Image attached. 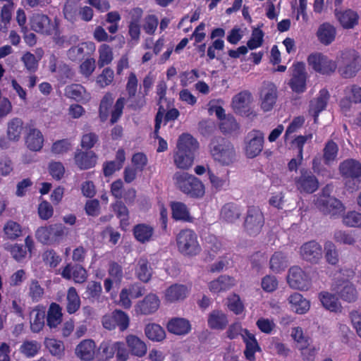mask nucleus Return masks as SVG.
<instances>
[{
    "label": "nucleus",
    "mask_w": 361,
    "mask_h": 361,
    "mask_svg": "<svg viewBox=\"0 0 361 361\" xmlns=\"http://www.w3.org/2000/svg\"><path fill=\"white\" fill-rule=\"evenodd\" d=\"M173 179L176 187L185 194L196 197L204 194L203 183L192 175L186 172H176Z\"/></svg>",
    "instance_id": "obj_1"
},
{
    "label": "nucleus",
    "mask_w": 361,
    "mask_h": 361,
    "mask_svg": "<svg viewBox=\"0 0 361 361\" xmlns=\"http://www.w3.org/2000/svg\"><path fill=\"white\" fill-rule=\"evenodd\" d=\"M176 247L185 256L193 257L201 251L197 234L191 229H183L176 236Z\"/></svg>",
    "instance_id": "obj_2"
},
{
    "label": "nucleus",
    "mask_w": 361,
    "mask_h": 361,
    "mask_svg": "<svg viewBox=\"0 0 361 361\" xmlns=\"http://www.w3.org/2000/svg\"><path fill=\"white\" fill-rule=\"evenodd\" d=\"M210 150L214 159L222 165H229L235 159L233 146L223 139L212 142Z\"/></svg>",
    "instance_id": "obj_3"
},
{
    "label": "nucleus",
    "mask_w": 361,
    "mask_h": 361,
    "mask_svg": "<svg viewBox=\"0 0 361 361\" xmlns=\"http://www.w3.org/2000/svg\"><path fill=\"white\" fill-rule=\"evenodd\" d=\"M65 235V226L59 224L39 227L35 233L37 239L47 245L59 243Z\"/></svg>",
    "instance_id": "obj_4"
},
{
    "label": "nucleus",
    "mask_w": 361,
    "mask_h": 361,
    "mask_svg": "<svg viewBox=\"0 0 361 361\" xmlns=\"http://www.w3.org/2000/svg\"><path fill=\"white\" fill-rule=\"evenodd\" d=\"M308 65L316 72L322 74H329L336 71V61L329 59L320 52H314L307 57Z\"/></svg>",
    "instance_id": "obj_5"
},
{
    "label": "nucleus",
    "mask_w": 361,
    "mask_h": 361,
    "mask_svg": "<svg viewBox=\"0 0 361 361\" xmlns=\"http://www.w3.org/2000/svg\"><path fill=\"white\" fill-rule=\"evenodd\" d=\"M331 190L330 186H326L323 190L322 194L317 197L316 204L324 213L336 215L342 212L344 207L338 200L329 195Z\"/></svg>",
    "instance_id": "obj_6"
},
{
    "label": "nucleus",
    "mask_w": 361,
    "mask_h": 361,
    "mask_svg": "<svg viewBox=\"0 0 361 361\" xmlns=\"http://www.w3.org/2000/svg\"><path fill=\"white\" fill-rule=\"evenodd\" d=\"M30 25L32 30L45 35H51L56 32L59 23L56 19L53 21L46 15L34 13L30 18Z\"/></svg>",
    "instance_id": "obj_7"
},
{
    "label": "nucleus",
    "mask_w": 361,
    "mask_h": 361,
    "mask_svg": "<svg viewBox=\"0 0 361 361\" xmlns=\"http://www.w3.org/2000/svg\"><path fill=\"white\" fill-rule=\"evenodd\" d=\"M287 281L290 288L302 291L308 290L312 286L310 276L297 266L289 269Z\"/></svg>",
    "instance_id": "obj_8"
},
{
    "label": "nucleus",
    "mask_w": 361,
    "mask_h": 361,
    "mask_svg": "<svg viewBox=\"0 0 361 361\" xmlns=\"http://www.w3.org/2000/svg\"><path fill=\"white\" fill-rule=\"evenodd\" d=\"M341 59L345 61L346 66L341 67L339 71L344 78H351L361 68V57L354 51H342Z\"/></svg>",
    "instance_id": "obj_9"
},
{
    "label": "nucleus",
    "mask_w": 361,
    "mask_h": 361,
    "mask_svg": "<svg viewBox=\"0 0 361 361\" xmlns=\"http://www.w3.org/2000/svg\"><path fill=\"white\" fill-rule=\"evenodd\" d=\"M264 143V134L259 130L250 131L245 141L244 151L247 157L254 158L262 152Z\"/></svg>",
    "instance_id": "obj_10"
},
{
    "label": "nucleus",
    "mask_w": 361,
    "mask_h": 361,
    "mask_svg": "<svg viewBox=\"0 0 361 361\" xmlns=\"http://www.w3.org/2000/svg\"><path fill=\"white\" fill-rule=\"evenodd\" d=\"M290 336L301 350L303 358L308 361L312 360L316 353V349L309 345L308 338L304 335L302 328L299 326L292 328Z\"/></svg>",
    "instance_id": "obj_11"
},
{
    "label": "nucleus",
    "mask_w": 361,
    "mask_h": 361,
    "mask_svg": "<svg viewBox=\"0 0 361 361\" xmlns=\"http://www.w3.org/2000/svg\"><path fill=\"white\" fill-rule=\"evenodd\" d=\"M277 100L276 87L271 82L264 83L259 91V106L264 112L271 111Z\"/></svg>",
    "instance_id": "obj_12"
},
{
    "label": "nucleus",
    "mask_w": 361,
    "mask_h": 361,
    "mask_svg": "<svg viewBox=\"0 0 361 361\" xmlns=\"http://www.w3.org/2000/svg\"><path fill=\"white\" fill-rule=\"evenodd\" d=\"M102 322L106 329L112 330L118 326L121 331H123L128 329L130 319L128 314L123 311L115 310L104 315L102 317Z\"/></svg>",
    "instance_id": "obj_13"
},
{
    "label": "nucleus",
    "mask_w": 361,
    "mask_h": 361,
    "mask_svg": "<svg viewBox=\"0 0 361 361\" xmlns=\"http://www.w3.org/2000/svg\"><path fill=\"white\" fill-rule=\"evenodd\" d=\"M252 102V94L249 91L244 90L233 97L231 108L235 113L247 116L250 113V105Z\"/></svg>",
    "instance_id": "obj_14"
},
{
    "label": "nucleus",
    "mask_w": 361,
    "mask_h": 361,
    "mask_svg": "<svg viewBox=\"0 0 361 361\" xmlns=\"http://www.w3.org/2000/svg\"><path fill=\"white\" fill-rule=\"evenodd\" d=\"M190 293V288L182 283H174L164 292L163 298L166 303H175L185 300Z\"/></svg>",
    "instance_id": "obj_15"
},
{
    "label": "nucleus",
    "mask_w": 361,
    "mask_h": 361,
    "mask_svg": "<svg viewBox=\"0 0 361 361\" xmlns=\"http://www.w3.org/2000/svg\"><path fill=\"white\" fill-rule=\"evenodd\" d=\"M264 224V217L258 207H250L245 221V227L250 234L259 232Z\"/></svg>",
    "instance_id": "obj_16"
},
{
    "label": "nucleus",
    "mask_w": 361,
    "mask_h": 361,
    "mask_svg": "<svg viewBox=\"0 0 361 361\" xmlns=\"http://www.w3.org/2000/svg\"><path fill=\"white\" fill-rule=\"evenodd\" d=\"M306 72L303 63L298 62L293 66V78L290 82L292 90L296 92H302L305 90Z\"/></svg>",
    "instance_id": "obj_17"
},
{
    "label": "nucleus",
    "mask_w": 361,
    "mask_h": 361,
    "mask_svg": "<svg viewBox=\"0 0 361 361\" xmlns=\"http://www.w3.org/2000/svg\"><path fill=\"white\" fill-rule=\"evenodd\" d=\"M160 299L157 295L149 293L135 306V311L142 314H151L156 312L160 307Z\"/></svg>",
    "instance_id": "obj_18"
},
{
    "label": "nucleus",
    "mask_w": 361,
    "mask_h": 361,
    "mask_svg": "<svg viewBox=\"0 0 361 361\" xmlns=\"http://www.w3.org/2000/svg\"><path fill=\"white\" fill-rule=\"evenodd\" d=\"M336 27L330 23L325 22L319 25L316 32V37L320 44L328 46L332 44L336 37Z\"/></svg>",
    "instance_id": "obj_19"
},
{
    "label": "nucleus",
    "mask_w": 361,
    "mask_h": 361,
    "mask_svg": "<svg viewBox=\"0 0 361 361\" xmlns=\"http://www.w3.org/2000/svg\"><path fill=\"white\" fill-rule=\"evenodd\" d=\"M300 255L305 260L317 263L322 258V247L317 242L310 241L301 246Z\"/></svg>",
    "instance_id": "obj_20"
},
{
    "label": "nucleus",
    "mask_w": 361,
    "mask_h": 361,
    "mask_svg": "<svg viewBox=\"0 0 361 361\" xmlns=\"http://www.w3.org/2000/svg\"><path fill=\"white\" fill-rule=\"evenodd\" d=\"M123 279V271L120 265L111 263L109 269V276L104 281L106 292L109 293L113 288H118Z\"/></svg>",
    "instance_id": "obj_21"
},
{
    "label": "nucleus",
    "mask_w": 361,
    "mask_h": 361,
    "mask_svg": "<svg viewBox=\"0 0 361 361\" xmlns=\"http://www.w3.org/2000/svg\"><path fill=\"white\" fill-rule=\"evenodd\" d=\"M143 11L140 8L132 9L129 13L130 21L128 25V34L131 40L137 42L141 33L140 20L142 16Z\"/></svg>",
    "instance_id": "obj_22"
},
{
    "label": "nucleus",
    "mask_w": 361,
    "mask_h": 361,
    "mask_svg": "<svg viewBox=\"0 0 361 361\" xmlns=\"http://www.w3.org/2000/svg\"><path fill=\"white\" fill-rule=\"evenodd\" d=\"M334 14L337 20L344 29H352L358 24L359 16L351 9L344 11L335 9Z\"/></svg>",
    "instance_id": "obj_23"
},
{
    "label": "nucleus",
    "mask_w": 361,
    "mask_h": 361,
    "mask_svg": "<svg viewBox=\"0 0 361 361\" xmlns=\"http://www.w3.org/2000/svg\"><path fill=\"white\" fill-rule=\"evenodd\" d=\"M236 283L237 281L233 277L222 275L218 279L210 281L208 284V288L212 293L216 294L231 289Z\"/></svg>",
    "instance_id": "obj_24"
},
{
    "label": "nucleus",
    "mask_w": 361,
    "mask_h": 361,
    "mask_svg": "<svg viewBox=\"0 0 361 361\" xmlns=\"http://www.w3.org/2000/svg\"><path fill=\"white\" fill-rule=\"evenodd\" d=\"M219 103L220 101L219 100L210 101L208 104V111L210 114H215L216 116L219 120L220 128L228 129V128L225 126V123H229L231 126H233L235 125V118L232 116L226 115L224 109L219 104Z\"/></svg>",
    "instance_id": "obj_25"
},
{
    "label": "nucleus",
    "mask_w": 361,
    "mask_h": 361,
    "mask_svg": "<svg viewBox=\"0 0 361 361\" xmlns=\"http://www.w3.org/2000/svg\"><path fill=\"white\" fill-rule=\"evenodd\" d=\"M333 290L345 301L351 302L357 299V290L353 284L348 281L336 282L333 285Z\"/></svg>",
    "instance_id": "obj_26"
},
{
    "label": "nucleus",
    "mask_w": 361,
    "mask_h": 361,
    "mask_svg": "<svg viewBox=\"0 0 361 361\" xmlns=\"http://www.w3.org/2000/svg\"><path fill=\"white\" fill-rule=\"evenodd\" d=\"M95 352L96 344L92 339L82 341L75 348L76 356L84 361L93 360Z\"/></svg>",
    "instance_id": "obj_27"
},
{
    "label": "nucleus",
    "mask_w": 361,
    "mask_h": 361,
    "mask_svg": "<svg viewBox=\"0 0 361 361\" xmlns=\"http://www.w3.org/2000/svg\"><path fill=\"white\" fill-rule=\"evenodd\" d=\"M318 298L325 310L336 313L341 312L342 305L334 294L326 290L321 291Z\"/></svg>",
    "instance_id": "obj_28"
},
{
    "label": "nucleus",
    "mask_w": 361,
    "mask_h": 361,
    "mask_svg": "<svg viewBox=\"0 0 361 361\" xmlns=\"http://www.w3.org/2000/svg\"><path fill=\"white\" fill-rule=\"evenodd\" d=\"M65 94L68 98L86 104L91 99V94L81 85L73 84L65 89Z\"/></svg>",
    "instance_id": "obj_29"
},
{
    "label": "nucleus",
    "mask_w": 361,
    "mask_h": 361,
    "mask_svg": "<svg viewBox=\"0 0 361 361\" xmlns=\"http://www.w3.org/2000/svg\"><path fill=\"white\" fill-rule=\"evenodd\" d=\"M340 171L346 178H357L361 176V164L354 159H348L340 164ZM353 184H357V180L353 179Z\"/></svg>",
    "instance_id": "obj_30"
},
{
    "label": "nucleus",
    "mask_w": 361,
    "mask_h": 361,
    "mask_svg": "<svg viewBox=\"0 0 361 361\" xmlns=\"http://www.w3.org/2000/svg\"><path fill=\"white\" fill-rule=\"evenodd\" d=\"M290 310L298 314H305L310 309V302L301 294L295 293L288 299Z\"/></svg>",
    "instance_id": "obj_31"
},
{
    "label": "nucleus",
    "mask_w": 361,
    "mask_h": 361,
    "mask_svg": "<svg viewBox=\"0 0 361 361\" xmlns=\"http://www.w3.org/2000/svg\"><path fill=\"white\" fill-rule=\"evenodd\" d=\"M44 136L42 132L37 128H30L26 137L25 145L27 147L33 152H39L44 145Z\"/></svg>",
    "instance_id": "obj_32"
},
{
    "label": "nucleus",
    "mask_w": 361,
    "mask_h": 361,
    "mask_svg": "<svg viewBox=\"0 0 361 361\" xmlns=\"http://www.w3.org/2000/svg\"><path fill=\"white\" fill-rule=\"evenodd\" d=\"M126 341L132 355L138 357H142L146 355L147 345L139 337L130 334L126 336Z\"/></svg>",
    "instance_id": "obj_33"
},
{
    "label": "nucleus",
    "mask_w": 361,
    "mask_h": 361,
    "mask_svg": "<svg viewBox=\"0 0 361 361\" xmlns=\"http://www.w3.org/2000/svg\"><path fill=\"white\" fill-rule=\"evenodd\" d=\"M75 164L80 169H88L95 166L97 163V155L92 151L82 152L78 151L75 154Z\"/></svg>",
    "instance_id": "obj_34"
},
{
    "label": "nucleus",
    "mask_w": 361,
    "mask_h": 361,
    "mask_svg": "<svg viewBox=\"0 0 361 361\" xmlns=\"http://www.w3.org/2000/svg\"><path fill=\"white\" fill-rule=\"evenodd\" d=\"M242 338L245 344V350L244 351L245 357L247 360H253L255 359V353L260 350V347L255 336L249 331H244Z\"/></svg>",
    "instance_id": "obj_35"
},
{
    "label": "nucleus",
    "mask_w": 361,
    "mask_h": 361,
    "mask_svg": "<svg viewBox=\"0 0 361 361\" xmlns=\"http://www.w3.org/2000/svg\"><path fill=\"white\" fill-rule=\"evenodd\" d=\"M167 329L169 332L176 335H185L191 330L190 322L184 318H173L168 324Z\"/></svg>",
    "instance_id": "obj_36"
},
{
    "label": "nucleus",
    "mask_w": 361,
    "mask_h": 361,
    "mask_svg": "<svg viewBox=\"0 0 361 361\" xmlns=\"http://www.w3.org/2000/svg\"><path fill=\"white\" fill-rule=\"evenodd\" d=\"M62 276L66 279H73L75 283H83L87 277L86 270L81 266L67 265L62 271Z\"/></svg>",
    "instance_id": "obj_37"
},
{
    "label": "nucleus",
    "mask_w": 361,
    "mask_h": 361,
    "mask_svg": "<svg viewBox=\"0 0 361 361\" xmlns=\"http://www.w3.org/2000/svg\"><path fill=\"white\" fill-rule=\"evenodd\" d=\"M228 322L226 314L221 310H214L208 316V326L212 329L222 330L227 326Z\"/></svg>",
    "instance_id": "obj_38"
},
{
    "label": "nucleus",
    "mask_w": 361,
    "mask_h": 361,
    "mask_svg": "<svg viewBox=\"0 0 361 361\" xmlns=\"http://www.w3.org/2000/svg\"><path fill=\"white\" fill-rule=\"evenodd\" d=\"M45 308L37 306L30 312V328L33 332L40 331L44 325Z\"/></svg>",
    "instance_id": "obj_39"
},
{
    "label": "nucleus",
    "mask_w": 361,
    "mask_h": 361,
    "mask_svg": "<svg viewBox=\"0 0 361 361\" xmlns=\"http://www.w3.org/2000/svg\"><path fill=\"white\" fill-rule=\"evenodd\" d=\"M345 97L341 101V107L343 111H347L350 107L351 103L361 102V87L352 86L345 90Z\"/></svg>",
    "instance_id": "obj_40"
},
{
    "label": "nucleus",
    "mask_w": 361,
    "mask_h": 361,
    "mask_svg": "<svg viewBox=\"0 0 361 361\" xmlns=\"http://www.w3.org/2000/svg\"><path fill=\"white\" fill-rule=\"evenodd\" d=\"M297 188L300 191L312 193L318 188L317 178L307 173L302 174L301 177L296 182Z\"/></svg>",
    "instance_id": "obj_41"
},
{
    "label": "nucleus",
    "mask_w": 361,
    "mask_h": 361,
    "mask_svg": "<svg viewBox=\"0 0 361 361\" xmlns=\"http://www.w3.org/2000/svg\"><path fill=\"white\" fill-rule=\"evenodd\" d=\"M329 93L326 90H322L319 96L310 103V113L314 116L316 121L319 114L323 111L327 104Z\"/></svg>",
    "instance_id": "obj_42"
},
{
    "label": "nucleus",
    "mask_w": 361,
    "mask_h": 361,
    "mask_svg": "<svg viewBox=\"0 0 361 361\" xmlns=\"http://www.w3.org/2000/svg\"><path fill=\"white\" fill-rule=\"evenodd\" d=\"M180 151L176 150L174 152L173 161L175 165L182 169L190 168L194 161V154L187 152H182V146L180 143Z\"/></svg>",
    "instance_id": "obj_43"
},
{
    "label": "nucleus",
    "mask_w": 361,
    "mask_h": 361,
    "mask_svg": "<svg viewBox=\"0 0 361 361\" xmlns=\"http://www.w3.org/2000/svg\"><path fill=\"white\" fill-rule=\"evenodd\" d=\"M145 334L146 337L153 342H161L166 338L164 329L155 323H150L145 327Z\"/></svg>",
    "instance_id": "obj_44"
},
{
    "label": "nucleus",
    "mask_w": 361,
    "mask_h": 361,
    "mask_svg": "<svg viewBox=\"0 0 361 361\" xmlns=\"http://www.w3.org/2000/svg\"><path fill=\"white\" fill-rule=\"evenodd\" d=\"M154 234L152 226L145 224L136 225L133 228V235L140 243H145L152 240Z\"/></svg>",
    "instance_id": "obj_45"
},
{
    "label": "nucleus",
    "mask_w": 361,
    "mask_h": 361,
    "mask_svg": "<svg viewBox=\"0 0 361 361\" xmlns=\"http://www.w3.org/2000/svg\"><path fill=\"white\" fill-rule=\"evenodd\" d=\"M180 143L182 146V152L193 153L198 148L197 141L190 134L183 133L179 136L176 150L180 151Z\"/></svg>",
    "instance_id": "obj_46"
},
{
    "label": "nucleus",
    "mask_w": 361,
    "mask_h": 361,
    "mask_svg": "<svg viewBox=\"0 0 361 361\" xmlns=\"http://www.w3.org/2000/svg\"><path fill=\"white\" fill-rule=\"evenodd\" d=\"M240 214V208L232 203L225 204L221 210V218L228 223H234Z\"/></svg>",
    "instance_id": "obj_47"
},
{
    "label": "nucleus",
    "mask_w": 361,
    "mask_h": 361,
    "mask_svg": "<svg viewBox=\"0 0 361 361\" xmlns=\"http://www.w3.org/2000/svg\"><path fill=\"white\" fill-rule=\"evenodd\" d=\"M172 216L178 221H190L191 217L186 205L182 202H175L171 204Z\"/></svg>",
    "instance_id": "obj_48"
},
{
    "label": "nucleus",
    "mask_w": 361,
    "mask_h": 361,
    "mask_svg": "<svg viewBox=\"0 0 361 361\" xmlns=\"http://www.w3.org/2000/svg\"><path fill=\"white\" fill-rule=\"evenodd\" d=\"M23 122L18 118L11 120L8 123L7 135L11 140L17 141L19 140L22 130Z\"/></svg>",
    "instance_id": "obj_49"
},
{
    "label": "nucleus",
    "mask_w": 361,
    "mask_h": 361,
    "mask_svg": "<svg viewBox=\"0 0 361 361\" xmlns=\"http://www.w3.org/2000/svg\"><path fill=\"white\" fill-rule=\"evenodd\" d=\"M66 310L69 314H73L80 307V298L75 290L71 287L68 289L66 297Z\"/></svg>",
    "instance_id": "obj_50"
},
{
    "label": "nucleus",
    "mask_w": 361,
    "mask_h": 361,
    "mask_svg": "<svg viewBox=\"0 0 361 361\" xmlns=\"http://www.w3.org/2000/svg\"><path fill=\"white\" fill-rule=\"evenodd\" d=\"M62 320L61 308L56 303H52L47 314V324L50 328L56 327Z\"/></svg>",
    "instance_id": "obj_51"
},
{
    "label": "nucleus",
    "mask_w": 361,
    "mask_h": 361,
    "mask_svg": "<svg viewBox=\"0 0 361 361\" xmlns=\"http://www.w3.org/2000/svg\"><path fill=\"white\" fill-rule=\"evenodd\" d=\"M113 209L116 213L118 218L120 219L121 227L122 229L126 230L129 226V212L128 208L121 201L118 200L113 205Z\"/></svg>",
    "instance_id": "obj_52"
},
{
    "label": "nucleus",
    "mask_w": 361,
    "mask_h": 361,
    "mask_svg": "<svg viewBox=\"0 0 361 361\" xmlns=\"http://www.w3.org/2000/svg\"><path fill=\"white\" fill-rule=\"evenodd\" d=\"M6 239L14 240L22 234V228L19 224L13 221H8L3 228Z\"/></svg>",
    "instance_id": "obj_53"
},
{
    "label": "nucleus",
    "mask_w": 361,
    "mask_h": 361,
    "mask_svg": "<svg viewBox=\"0 0 361 361\" xmlns=\"http://www.w3.org/2000/svg\"><path fill=\"white\" fill-rule=\"evenodd\" d=\"M98 66L104 67L111 63L114 59L112 49L106 44H102L99 47Z\"/></svg>",
    "instance_id": "obj_54"
},
{
    "label": "nucleus",
    "mask_w": 361,
    "mask_h": 361,
    "mask_svg": "<svg viewBox=\"0 0 361 361\" xmlns=\"http://www.w3.org/2000/svg\"><path fill=\"white\" fill-rule=\"evenodd\" d=\"M313 137L312 133L300 135L295 136L290 142V147L292 149H296L300 159H303V147L305 144L310 142Z\"/></svg>",
    "instance_id": "obj_55"
},
{
    "label": "nucleus",
    "mask_w": 361,
    "mask_h": 361,
    "mask_svg": "<svg viewBox=\"0 0 361 361\" xmlns=\"http://www.w3.org/2000/svg\"><path fill=\"white\" fill-rule=\"evenodd\" d=\"M114 80V71L107 67L104 68L100 74L96 78L97 85L101 87L104 88L111 85Z\"/></svg>",
    "instance_id": "obj_56"
},
{
    "label": "nucleus",
    "mask_w": 361,
    "mask_h": 361,
    "mask_svg": "<svg viewBox=\"0 0 361 361\" xmlns=\"http://www.w3.org/2000/svg\"><path fill=\"white\" fill-rule=\"evenodd\" d=\"M44 345L52 355L61 357L63 355L64 345L62 341L47 338L44 341Z\"/></svg>",
    "instance_id": "obj_57"
},
{
    "label": "nucleus",
    "mask_w": 361,
    "mask_h": 361,
    "mask_svg": "<svg viewBox=\"0 0 361 361\" xmlns=\"http://www.w3.org/2000/svg\"><path fill=\"white\" fill-rule=\"evenodd\" d=\"M136 274L138 279L145 282H148L152 276V269L148 267L147 261L145 259H140L138 261Z\"/></svg>",
    "instance_id": "obj_58"
},
{
    "label": "nucleus",
    "mask_w": 361,
    "mask_h": 361,
    "mask_svg": "<svg viewBox=\"0 0 361 361\" xmlns=\"http://www.w3.org/2000/svg\"><path fill=\"white\" fill-rule=\"evenodd\" d=\"M5 250L10 252L11 256L17 261L21 262L26 257L27 255V250L23 245L20 244H14L10 245L8 243H6L4 245Z\"/></svg>",
    "instance_id": "obj_59"
},
{
    "label": "nucleus",
    "mask_w": 361,
    "mask_h": 361,
    "mask_svg": "<svg viewBox=\"0 0 361 361\" xmlns=\"http://www.w3.org/2000/svg\"><path fill=\"white\" fill-rule=\"evenodd\" d=\"M41 345L34 341H25L20 347V352L27 357H32L39 352Z\"/></svg>",
    "instance_id": "obj_60"
},
{
    "label": "nucleus",
    "mask_w": 361,
    "mask_h": 361,
    "mask_svg": "<svg viewBox=\"0 0 361 361\" xmlns=\"http://www.w3.org/2000/svg\"><path fill=\"white\" fill-rule=\"evenodd\" d=\"M209 179L212 187L216 190H226L229 185V180L227 176L219 177L211 171H208Z\"/></svg>",
    "instance_id": "obj_61"
},
{
    "label": "nucleus",
    "mask_w": 361,
    "mask_h": 361,
    "mask_svg": "<svg viewBox=\"0 0 361 361\" xmlns=\"http://www.w3.org/2000/svg\"><path fill=\"white\" fill-rule=\"evenodd\" d=\"M287 267L286 257L281 252H275L270 259V268L273 271L279 272Z\"/></svg>",
    "instance_id": "obj_62"
},
{
    "label": "nucleus",
    "mask_w": 361,
    "mask_h": 361,
    "mask_svg": "<svg viewBox=\"0 0 361 361\" xmlns=\"http://www.w3.org/2000/svg\"><path fill=\"white\" fill-rule=\"evenodd\" d=\"M338 152V145L332 142H328L324 149V159L326 164H331L335 161Z\"/></svg>",
    "instance_id": "obj_63"
},
{
    "label": "nucleus",
    "mask_w": 361,
    "mask_h": 361,
    "mask_svg": "<svg viewBox=\"0 0 361 361\" xmlns=\"http://www.w3.org/2000/svg\"><path fill=\"white\" fill-rule=\"evenodd\" d=\"M343 222L350 227L361 228V213L355 211L349 212L343 216Z\"/></svg>",
    "instance_id": "obj_64"
}]
</instances>
